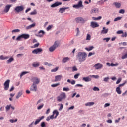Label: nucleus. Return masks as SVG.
I'll return each mask as SVG.
<instances>
[{
  "label": "nucleus",
  "mask_w": 127,
  "mask_h": 127,
  "mask_svg": "<svg viewBox=\"0 0 127 127\" xmlns=\"http://www.w3.org/2000/svg\"><path fill=\"white\" fill-rule=\"evenodd\" d=\"M0 59H1V60H4L5 59H8V57H4L3 55H1L0 56Z\"/></svg>",
  "instance_id": "obj_33"
},
{
  "label": "nucleus",
  "mask_w": 127,
  "mask_h": 127,
  "mask_svg": "<svg viewBox=\"0 0 127 127\" xmlns=\"http://www.w3.org/2000/svg\"><path fill=\"white\" fill-rule=\"evenodd\" d=\"M43 50L42 48H37L33 50L32 52V53L33 54H38V53H41Z\"/></svg>",
  "instance_id": "obj_5"
},
{
  "label": "nucleus",
  "mask_w": 127,
  "mask_h": 127,
  "mask_svg": "<svg viewBox=\"0 0 127 127\" xmlns=\"http://www.w3.org/2000/svg\"><path fill=\"white\" fill-rule=\"evenodd\" d=\"M21 38H22V35L18 36L17 37V38L16 39V40H17V41H20V39H21Z\"/></svg>",
  "instance_id": "obj_41"
},
{
  "label": "nucleus",
  "mask_w": 127,
  "mask_h": 127,
  "mask_svg": "<svg viewBox=\"0 0 127 127\" xmlns=\"http://www.w3.org/2000/svg\"><path fill=\"white\" fill-rule=\"evenodd\" d=\"M95 52L92 53L90 52L88 54V57H90V56H92V55H94Z\"/></svg>",
  "instance_id": "obj_61"
},
{
  "label": "nucleus",
  "mask_w": 127,
  "mask_h": 127,
  "mask_svg": "<svg viewBox=\"0 0 127 127\" xmlns=\"http://www.w3.org/2000/svg\"><path fill=\"white\" fill-rule=\"evenodd\" d=\"M124 32H123V31L122 30H119L117 32V34H122V33H123Z\"/></svg>",
  "instance_id": "obj_60"
},
{
  "label": "nucleus",
  "mask_w": 127,
  "mask_h": 127,
  "mask_svg": "<svg viewBox=\"0 0 127 127\" xmlns=\"http://www.w3.org/2000/svg\"><path fill=\"white\" fill-rule=\"evenodd\" d=\"M95 48L94 46H92L89 47V48H85V50H87V51H91V50H93Z\"/></svg>",
  "instance_id": "obj_30"
},
{
  "label": "nucleus",
  "mask_w": 127,
  "mask_h": 127,
  "mask_svg": "<svg viewBox=\"0 0 127 127\" xmlns=\"http://www.w3.org/2000/svg\"><path fill=\"white\" fill-rule=\"evenodd\" d=\"M90 26H91V27H92V28H96V27H99V26H100V25L97 22H91Z\"/></svg>",
  "instance_id": "obj_13"
},
{
  "label": "nucleus",
  "mask_w": 127,
  "mask_h": 127,
  "mask_svg": "<svg viewBox=\"0 0 127 127\" xmlns=\"http://www.w3.org/2000/svg\"><path fill=\"white\" fill-rule=\"evenodd\" d=\"M51 119L52 120L54 119V117H53V115H52L50 117H48L46 119V121H50Z\"/></svg>",
  "instance_id": "obj_36"
},
{
  "label": "nucleus",
  "mask_w": 127,
  "mask_h": 127,
  "mask_svg": "<svg viewBox=\"0 0 127 127\" xmlns=\"http://www.w3.org/2000/svg\"><path fill=\"white\" fill-rule=\"evenodd\" d=\"M53 117H54V115H56L54 118L55 119H56L58 116L59 115V112L57 110H55L53 112Z\"/></svg>",
  "instance_id": "obj_21"
},
{
  "label": "nucleus",
  "mask_w": 127,
  "mask_h": 127,
  "mask_svg": "<svg viewBox=\"0 0 127 127\" xmlns=\"http://www.w3.org/2000/svg\"><path fill=\"white\" fill-rule=\"evenodd\" d=\"M36 24L35 23H34L32 24L31 25H30L26 27V29H31V28H33L34 27H35Z\"/></svg>",
  "instance_id": "obj_20"
},
{
  "label": "nucleus",
  "mask_w": 127,
  "mask_h": 127,
  "mask_svg": "<svg viewBox=\"0 0 127 127\" xmlns=\"http://www.w3.org/2000/svg\"><path fill=\"white\" fill-rule=\"evenodd\" d=\"M63 91H64L65 92H68V91H70V89L68 87H64L63 88Z\"/></svg>",
  "instance_id": "obj_43"
},
{
  "label": "nucleus",
  "mask_w": 127,
  "mask_h": 127,
  "mask_svg": "<svg viewBox=\"0 0 127 127\" xmlns=\"http://www.w3.org/2000/svg\"><path fill=\"white\" fill-rule=\"evenodd\" d=\"M82 81H84V82H91L92 81V76L89 75L87 77H83Z\"/></svg>",
  "instance_id": "obj_9"
},
{
  "label": "nucleus",
  "mask_w": 127,
  "mask_h": 127,
  "mask_svg": "<svg viewBox=\"0 0 127 127\" xmlns=\"http://www.w3.org/2000/svg\"><path fill=\"white\" fill-rule=\"evenodd\" d=\"M55 82H59V81H61V79H62V75H57L55 76Z\"/></svg>",
  "instance_id": "obj_15"
},
{
  "label": "nucleus",
  "mask_w": 127,
  "mask_h": 127,
  "mask_svg": "<svg viewBox=\"0 0 127 127\" xmlns=\"http://www.w3.org/2000/svg\"><path fill=\"white\" fill-rule=\"evenodd\" d=\"M83 2L82 1H80L78 4H76V5H74L73 6V7L74 8H80V7H83Z\"/></svg>",
  "instance_id": "obj_8"
},
{
  "label": "nucleus",
  "mask_w": 127,
  "mask_h": 127,
  "mask_svg": "<svg viewBox=\"0 0 127 127\" xmlns=\"http://www.w3.org/2000/svg\"><path fill=\"white\" fill-rule=\"evenodd\" d=\"M55 49H56V48L55 47H54V46H52L49 48V51L50 52H53V51H54V50H55Z\"/></svg>",
  "instance_id": "obj_29"
},
{
  "label": "nucleus",
  "mask_w": 127,
  "mask_h": 127,
  "mask_svg": "<svg viewBox=\"0 0 127 127\" xmlns=\"http://www.w3.org/2000/svg\"><path fill=\"white\" fill-rule=\"evenodd\" d=\"M121 81H122V78H119L116 81L117 85H118V84H120V83H121Z\"/></svg>",
  "instance_id": "obj_51"
},
{
  "label": "nucleus",
  "mask_w": 127,
  "mask_h": 127,
  "mask_svg": "<svg viewBox=\"0 0 127 127\" xmlns=\"http://www.w3.org/2000/svg\"><path fill=\"white\" fill-rule=\"evenodd\" d=\"M108 31H109V29H106V27H104L100 33L101 34H107Z\"/></svg>",
  "instance_id": "obj_17"
},
{
  "label": "nucleus",
  "mask_w": 127,
  "mask_h": 127,
  "mask_svg": "<svg viewBox=\"0 0 127 127\" xmlns=\"http://www.w3.org/2000/svg\"><path fill=\"white\" fill-rule=\"evenodd\" d=\"M122 37H127V32H125L124 33H122Z\"/></svg>",
  "instance_id": "obj_52"
},
{
  "label": "nucleus",
  "mask_w": 127,
  "mask_h": 127,
  "mask_svg": "<svg viewBox=\"0 0 127 127\" xmlns=\"http://www.w3.org/2000/svg\"><path fill=\"white\" fill-rule=\"evenodd\" d=\"M119 13H122V14H124V13H125V10L124 9H121L119 11Z\"/></svg>",
  "instance_id": "obj_59"
},
{
  "label": "nucleus",
  "mask_w": 127,
  "mask_h": 127,
  "mask_svg": "<svg viewBox=\"0 0 127 127\" xmlns=\"http://www.w3.org/2000/svg\"><path fill=\"white\" fill-rule=\"evenodd\" d=\"M94 67H95L96 70H100V69L103 68V64L101 63H97L94 65Z\"/></svg>",
  "instance_id": "obj_10"
},
{
  "label": "nucleus",
  "mask_w": 127,
  "mask_h": 127,
  "mask_svg": "<svg viewBox=\"0 0 127 127\" xmlns=\"http://www.w3.org/2000/svg\"><path fill=\"white\" fill-rule=\"evenodd\" d=\"M67 82L70 83L71 85H75V84H76V81L75 80H72V81H71V80L70 79L67 80Z\"/></svg>",
  "instance_id": "obj_32"
},
{
  "label": "nucleus",
  "mask_w": 127,
  "mask_h": 127,
  "mask_svg": "<svg viewBox=\"0 0 127 127\" xmlns=\"http://www.w3.org/2000/svg\"><path fill=\"white\" fill-rule=\"evenodd\" d=\"M24 9V7H23V6H20L16 7V8H15V11H16L18 13H19V12H21V11H23Z\"/></svg>",
  "instance_id": "obj_7"
},
{
  "label": "nucleus",
  "mask_w": 127,
  "mask_h": 127,
  "mask_svg": "<svg viewBox=\"0 0 127 127\" xmlns=\"http://www.w3.org/2000/svg\"><path fill=\"white\" fill-rule=\"evenodd\" d=\"M33 67H34V68H36V67H39V63L38 62H34L32 64Z\"/></svg>",
  "instance_id": "obj_28"
},
{
  "label": "nucleus",
  "mask_w": 127,
  "mask_h": 127,
  "mask_svg": "<svg viewBox=\"0 0 127 127\" xmlns=\"http://www.w3.org/2000/svg\"><path fill=\"white\" fill-rule=\"evenodd\" d=\"M30 90L32 92H36V91H37V85L35 84H32L30 88Z\"/></svg>",
  "instance_id": "obj_11"
},
{
  "label": "nucleus",
  "mask_w": 127,
  "mask_h": 127,
  "mask_svg": "<svg viewBox=\"0 0 127 127\" xmlns=\"http://www.w3.org/2000/svg\"><path fill=\"white\" fill-rule=\"evenodd\" d=\"M57 71H58V67H56L55 69L51 70V72L52 73H53L54 72H57Z\"/></svg>",
  "instance_id": "obj_47"
},
{
  "label": "nucleus",
  "mask_w": 127,
  "mask_h": 127,
  "mask_svg": "<svg viewBox=\"0 0 127 127\" xmlns=\"http://www.w3.org/2000/svg\"><path fill=\"white\" fill-rule=\"evenodd\" d=\"M11 6H12V5H7L3 10L4 12H5V13H7V12L9 11V9H10V7H11Z\"/></svg>",
  "instance_id": "obj_12"
},
{
  "label": "nucleus",
  "mask_w": 127,
  "mask_h": 127,
  "mask_svg": "<svg viewBox=\"0 0 127 127\" xmlns=\"http://www.w3.org/2000/svg\"><path fill=\"white\" fill-rule=\"evenodd\" d=\"M28 73H29V72H27V71H24V72H22L20 75V78H21L22 76H24V75H26V74H28Z\"/></svg>",
  "instance_id": "obj_35"
},
{
  "label": "nucleus",
  "mask_w": 127,
  "mask_h": 127,
  "mask_svg": "<svg viewBox=\"0 0 127 127\" xmlns=\"http://www.w3.org/2000/svg\"><path fill=\"white\" fill-rule=\"evenodd\" d=\"M22 35V38H24V39H28L29 37H30V35L27 34H23Z\"/></svg>",
  "instance_id": "obj_19"
},
{
  "label": "nucleus",
  "mask_w": 127,
  "mask_h": 127,
  "mask_svg": "<svg viewBox=\"0 0 127 127\" xmlns=\"http://www.w3.org/2000/svg\"><path fill=\"white\" fill-rule=\"evenodd\" d=\"M116 92L118 94V95H121V94H122V90H121L120 87H117L116 88Z\"/></svg>",
  "instance_id": "obj_24"
},
{
  "label": "nucleus",
  "mask_w": 127,
  "mask_h": 127,
  "mask_svg": "<svg viewBox=\"0 0 127 127\" xmlns=\"http://www.w3.org/2000/svg\"><path fill=\"white\" fill-rule=\"evenodd\" d=\"M86 40H91V35L89 34L87 35Z\"/></svg>",
  "instance_id": "obj_44"
},
{
  "label": "nucleus",
  "mask_w": 127,
  "mask_h": 127,
  "mask_svg": "<svg viewBox=\"0 0 127 127\" xmlns=\"http://www.w3.org/2000/svg\"><path fill=\"white\" fill-rule=\"evenodd\" d=\"M14 59L13 58H10L9 60L7 61V63H10V62H12Z\"/></svg>",
  "instance_id": "obj_39"
},
{
  "label": "nucleus",
  "mask_w": 127,
  "mask_h": 127,
  "mask_svg": "<svg viewBox=\"0 0 127 127\" xmlns=\"http://www.w3.org/2000/svg\"><path fill=\"white\" fill-rule=\"evenodd\" d=\"M59 44H60V41H56L53 46L56 48L59 46Z\"/></svg>",
  "instance_id": "obj_23"
},
{
  "label": "nucleus",
  "mask_w": 127,
  "mask_h": 127,
  "mask_svg": "<svg viewBox=\"0 0 127 127\" xmlns=\"http://www.w3.org/2000/svg\"><path fill=\"white\" fill-rule=\"evenodd\" d=\"M69 8L68 7H64V8H61L59 10V12H60V13H63V12H65V10L66 9H68Z\"/></svg>",
  "instance_id": "obj_22"
},
{
  "label": "nucleus",
  "mask_w": 127,
  "mask_h": 127,
  "mask_svg": "<svg viewBox=\"0 0 127 127\" xmlns=\"http://www.w3.org/2000/svg\"><path fill=\"white\" fill-rule=\"evenodd\" d=\"M45 34V32L43 30H40L38 32V35H37L38 37H42Z\"/></svg>",
  "instance_id": "obj_16"
},
{
  "label": "nucleus",
  "mask_w": 127,
  "mask_h": 127,
  "mask_svg": "<svg viewBox=\"0 0 127 127\" xmlns=\"http://www.w3.org/2000/svg\"><path fill=\"white\" fill-rule=\"evenodd\" d=\"M103 40H106V42H108V41L110 40V38H104Z\"/></svg>",
  "instance_id": "obj_64"
},
{
  "label": "nucleus",
  "mask_w": 127,
  "mask_h": 127,
  "mask_svg": "<svg viewBox=\"0 0 127 127\" xmlns=\"http://www.w3.org/2000/svg\"><path fill=\"white\" fill-rule=\"evenodd\" d=\"M114 4L115 5L116 8H120L121 7V3L118 2H115Z\"/></svg>",
  "instance_id": "obj_31"
},
{
  "label": "nucleus",
  "mask_w": 127,
  "mask_h": 127,
  "mask_svg": "<svg viewBox=\"0 0 127 127\" xmlns=\"http://www.w3.org/2000/svg\"><path fill=\"white\" fill-rule=\"evenodd\" d=\"M93 91H100V89L97 87H94L93 89Z\"/></svg>",
  "instance_id": "obj_54"
},
{
  "label": "nucleus",
  "mask_w": 127,
  "mask_h": 127,
  "mask_svg": "<svg viewBox=\"0 0 127 127\" xmlns=\"http://www.w3.org/2000/svg\"><path fill=\"white\" fill-rule=\"evenodd\" d=\"M109 79H110V78L105 77V78H104V82H108V81H109Z\"/></svg>",
  "instance_id": "obj_56"
},
{
  "label": "nucleus",
  "mask_w": 127,
  "mask_h": 127,
  "mask_svg": "<svg viewBox=\"0 0 127 127\" xmlns=\"http://www.w3.org/2000/svg\"><path fill=\"white\" fill-rule=\"evenodd\" d=\"M10 107H11V105H7L6 107V111H9L10 109Z\"/></svg>",
  "instance_id": "obj_46"
},
{
  "label": "nucleus",
  "mask_w": 127,
  "mask_h": 127,
  "mask_svg": "<svg viewBox=\"0 0 127 127\" xmlns=\"http://www.w3.org/2000/svg\"><path fill=\"white\" fill-rule=\"evenodd\" d=\"M99 12V9L94 8L91 10V13H98Z\"/></svg>",
  "instance_id": "obj_26"
},
{
  "label": "nucleus",
  "mask_w": 127,
  "mask_h": 127,
  "mask_svg": "<svg viewBox=\"0 0 127 127\" xmlns=\"http://www.w3.org/2000/svg\"><path fill=\"white\" fill-rule=\"evenodd\" d=\"M121 19H122V17H118L116 18L115 19H114V21H115V22L118 21L119 20H121Z\"/></svg>",
  "instance_id": "obj_38"
},
{
  "label": "nucleus",
  "mask_w": 127,
  "mask_h": 127,
  "mask_svg": "<svg viewBox=\"0 0 127 127\" xmlns=\"http://www.w3.org/2000/svg\"><path fill=\"white\" fill-rule=\"evenodd\" d=\"M80 76V74L78 73L74 75V79H78V77Z\"/></svg>",
  "instance_id": "obj_58"
},
{
  "label": "nucleus",
  "mask_w": 127,
  "mask_h": 127,
  "mask_svg": "<svg viewBox=\"0 0 127 127\" xmlns=\"http://www.w3.org/2000/svg\"><path fill=\"white\" fill-rule=\"evenodd\" d=\"M87 55L86 52H78L77 55H76V59L79 62H84L85 60H86V58H87Z\"/></svg>",
  "instance_id": "obj_1"
},
{
  "label": "nucleus",
  "mask_w": 127,
  "mask_h": 127,
  "mask_svg": "<svg viewBox=\"0 0 127 127\" xmlns=\"http://www.w3.org/2000/svg\"><path fill=\"white\" fill-rule=\"evenodd\" d=\"M41 127H46V125H45V122H43L41 123Z\"/></svg>",
  "instance_id": "obj_45"
},
{
  "label": "nucleus",
  "mask_w": 127,
  "mask_h": 127,
  "mask_svg": "<svg viewBox=\"0 0 127 127\" xmlns=\"http://www.w3.org/2000/svg\"><path fill=\"white\" fill-rule=\"evenodd\" d=\"M60 105V107L59 109V111H61L62 110V109H63L64 105L62 104H61Z\"/></svg>",
  "instance_id": "obj_57"
},
{
  "label": "nucleus",
  "mask_w": 127,
  "mask_h": 127,
  "mask_svg": "<svg viewBox=\"0 0 127 127\" xmlns=\"http://www.w3.org/2000/svg\"><path fill=\"white\" fill-rule=\"evenodd\" d=\"M127 83V81H125L123 83L119 84L118 87H119V88H121V87H123V86H125V85H126Z\"/></svg>",
  "instance_id": "obj_42"
},
{
  "label": "nucleus",
  "mask_w": 127,
  "mask_h": 127,
  "mask_svg": "<svg viewBox=\"0 0 127 127\" xmlns=\"http://www.w3.org/2000/svg\"><path fill=\"white\" fill-rule=\"evenodd\" d=\"M21 96H22V92H18V95L16 96V99H19Z\"/></svg>",
  "instance_id": "obj_34"
},
{
  "label": "nucleus",
  "mask_w": 127,
  "mask_h": 127,
  "mask_svg": "<svg viewBox=\"0 0 127 127\" xmlns=\"http://www.w3.org/2000/svg\"><path fill=\"white\" fill-rule=\"evenodd\" d=\"M38 46H39V43H37L35 44V45H34V47H32V48H36V47H38Z\"/></svg>",
  "instance_id": "obj_53"
},
{
  "label": "nucleus",
  "mask_w": 127,
  "mask_h": 127,
  "mask_svg": "<svg viewBox=\"0 0 127 127\" xmlns=\"http://www.w3.org/2000/svg\"><path fill=\"white\" fill-rule=\"evenodd\" d=\"M43 106H44V104H42L41 105H40L38 108V110H41V109H42L43 108Z\"/></svg>",
  "instance_id": "obj_50"
},
{
  "label": "nucleus",
  "mask_w": 127,
  "mask_h": 127,
  "mask_svg": "<svg viewBox=\"0 0 127 127\" xmlns=\"http://www.w3.org/2000/svg\"><path fill=\"white\" fill-rule=\"evenodd\" d=\"M44 118H45L44 116H43L42 117H39V119H36L34 125H37V124H39L40 121H41V120H43Z\"/></svg>",
  "instance_id": "obj_18"
},
{
  "label": "nucleus",
  "mask_w": 127,
  "mask_h": 127,
  "mask_svg": "<svg viewBox=\"0 0 127 127\" xmlns=\"http://www.w3.org/2000/svg\"><path fill=\"white\" fill-rule=\"evenodd\" d=\"M100 19H102V16H99L97 18L94 19V20H100Z\"/></svg>",
  "instance_id": "obj_55"
},
{
  "label": "nucleus",
  "mask_w": 127,
  "mask_h": 127,
  "mask_svg": "<svg viewBox=\"0 0 127 127\" xmlns=\"http://www.w3.org/2000/svg\"><path fill=\"white\" fill-rule=\"evenodd\" d=\"M93 105H95V102H88L87 103L85 104V106L86 107H91V106H93Z\"/></svg>",
  "instance_id": "obj_27"
},
{
  "label": "nucleus",
  "mask_w": 127,
  "mask_h": 127,
  "mask_svg": "<svg viewBox=\"0 0 127 127\" xmlns=\"http://www.w3.org/2000/svg\"><path fill=\"white\" fill-rule=\"evenodd\" d=\"M59 85H60L59 83L53 84L51 85V87L52 88H55V87H58V86H59Z\"/></svg>",
  "instance_id": "obj_40"
},
{
  "label": "nucleus",
  "mask_w": 127,
  "mask_h": 127,
  "mask_svg": "<svg viewBox=\"0 0 127 127\" xmlns=\"http://www.w3.org/2000/svg\"><path fill=\"white\" fill-rule=\"evenodd\" d=\"M68 60H70V58H69V57H65L62 60V63H66V62L68 61Z\"/></svg>",
  "instance_id": "obj_25"
},
{
  "label": "nucleus",
  "mask_w": 127,
  "mask_h": 127,
  "mask_svg": "<svg viewBox=\"0 0 127 127\" xmlns=\"http://www.w3.org/2000/svg\"><path fill=\"white\" fill-rule=\"evenodd\" d=\"M107 107H110V103H106L104 105V108H107Z\"/></svg>",
  "instance_id": "obj_63"
},
{
  "label": "nucleus",
  "mask_w": 127,
  "mask_h": 127,
  "mask_svg": "<svg viewBox=\"0 0 127 127\" xmlns=\"http://www.w3.org/2000/svg\"><path fill=\"white\" fill-rule=\"evenodd\" d=\"M9 83H10V80H7L4 83V90L5 91H7V90H8V88H9Z\"/></svg>",
  "instance_id": "obj_6"
},
{
  "label": "nucleus",
  "mask_w": 127,
  "mask_h": 127,
  "mask_svg": "<svg viewBox=\"0 0 127 127\" xmlns=\"http://www.w3.org/2000/svg\"><path fill=\"white\" fill-rule=\"evenodd\" d=\"M61 4H62V2H56L51 5V7H56V6H59V5H61Z\"/></svg>",
  "instance_id": "obj_14"
},
{
  "label": "nucleus",
  "mask_w": 127,
  "mask_h": 127,
  "mask_svg": "<svg viewBox=\"0 0 127 127\" xmlns=\"http://www.w3.org/2000/svg\"><path fill=\"white\" fill-rule=\"evenodd\" d=\"M32 82H33V84L38 85L40 83V79H38L37 77H33L31 79Z\"/></svg>",
  "instance_id": "obj_4"
},
{
  "label": "nucleus",
  "mask_w": 127,
  "mask_h": 127,
  "mask_svg": "<svg viewBox=\"0 0 127 127\" xmlns=\"http://www.w3.org/2000/svg\"><path fill=\"white\" fill-rule=\"evenodd\" d=\"M52 28V26L51 25L48 26V27L47 28V31H48L49 30H50V29H51Z\"/></svg>",
  "instance_id": "obj_62"
},
{
  "label": "nucleus",
  "mask_w": 127,
  "mask_h": 127,
  "mask_svg": "<svg viewBox=\"0 0 127 127\" xmlns=\"http://www.w3.org/2000/svg\"><path fill=\"white\" fill-rule=\"evenodd\" d=\"M66 93L62 92L57 97V100L58 102H62L63 100H65L66 98Z\"/></svg>",
  "instance_id": "obj_2"
},
{
  "label": "nucleus",
  "mask_w": 127,
  "mask_h": 127,
  "mask_svg": "<svg viewBox=\"0 0 127 127\" xmlns=\"http://www.w3.org/2000/svg\"><path fill=\"white\" fill-rule=\"evenodd\" d=\"M17 121V119H16L15 120H13V119H10V120H9V121H10L11 123H15V122H16Z\"/></svg>",
  "instance_id": "obj_49"
},
{
  "label": "nucleus",
  "mask_w": 127,
  "mask_h": 127,
  "mask_svg": "<svg viewBox=\"0 0 127 127\" xmlns=\"http://www.w3.org/2000/svg\"><path fill=\"white\" fill-rule=\"evenodd\" d=\"M35 14H37V12H36V10H34L33 12L30 13L31 15H35Z\"/></svg>",
  "instance_id": "obj_37"
},
{
  "label": "nucleus",
  "mask_w": 127,
  "mask_h": 127,
  "mask_svg": "<svg viewBox=\"0 0 127 127\" xmlns=\"http://www.w3.org/2000/svg\"><path fill=\"white\" fill-rule=\"evenodd\" d=\"M88 20H85L82 17H78L75 18V21L77 23H85Z\"/></svg>",
  "instance_id": "obj_3"
},
{
  "label": "nucleus",
  "mask_w": 127,
  "mask_h": 127,
  "mask_svg": "<svg viewBox=\"0 0 127 127\" xmlns=\"http://www.w3.org/2000/svg\"><path fill=\"white\" fill-rule=\"evenodd\" d=\"M20 30L17 29H15V30H13L12 31V33H13V32H20Z\"/></svg>",
  "instance_id": "obj_48"
}]
</instances>
